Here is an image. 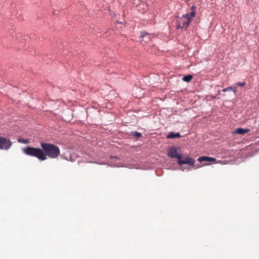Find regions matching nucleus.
I'll use <instances>...</instances> for the list:
<instances>
[{
    "instance_id": "1",
    "label": "nucleus",
    "mask_w": 259,
    "mask_h": 259,
    "mask_svg": "<svg viewBox=\"0 0 259 259\" xmlns=\"http://www.w3.org/2000/svg\"><path fill=\"white\" fill-rule=\"evenodd\" d=\"M41 149L30 146L22 149L23 152L27 155L36 157L40 161L47 159V156L50 158H56L60 154L59 148L53 144L41 143Z\"/></svg>"
},
{
    "instance_id": "2",
    "label": "nucleus",
    "mask_w": 259,
    "mask_h": 259,
    "mask_svg": "<svg viewBox=\"0 0 259 259\" xmlns=\"http://www.w3.org/2000/svg\"><path fill=\"white\" fill-rule=\"evenodd\" d=\"M12 145V142L10 139L0 136V150H8Z\"/></svg>"
},
{
    "instance_id": "3",
    "label": "nucleus",
    "mask_w": 259,
    "mask_h": 259,
    "mask_svg": "<svg viewBox=\"0 0 259 259\" xmlns=\"http://www.w3.org/2000/svg\"><path fill=\"white\" fill-rule=\"evenodd\" d=\"M183 18L182 17L180 20L178 21L176 24V28L177 29L180 28H187L192 21V18L190 17H188V20H187L186 21H183Z\"/></svg>"
},
{
    "instance_id": "4",
    "label": "nucleus",
    "mask_w": 259,
    "mask_h": 259,
    "mask_svg": "<svg viewBox=\"0 0 259 259\" xmlns=\"http://www.w3.org/2000/svg\"><path fill=\"white\" fill-rule=\"evenodd\" d=\"M195 160L189 156H186L183 160L182 159V156L179 158L178 163L179 165L189 164L192 166L195 163Z\"/></svg>"
},
{
    "instance_id": "5",
    "label": "nucleus",
    "mask_w": 259,
    "mask_h": 259,
    "mask_svg": "<svg viewBox=\"0 0 259 259\" xmlns=\"http://www.w3.org/2000/svg\"><path fill=\"white\" fill-rule=\"evenodd\" d=\"M168 156L170 158H176L179 159V158H180V156H181V154H179L177 151V147L175 146L171 147L169 148L168 153H167Z\"/></svg>"
},
{
    "instance_id": "6",
    "label": "nucleus",
    "mask_w": 259,
    "mask_h": 259,
    "mask_svg": "<svg viewBox=\"0 0 259 259\" xmlns=\"http://www.w3.org/2000/svg\"><path fill=\"white\" fill-rule=\"evenodd\" d=\"M198 160L200 162H202L203 161H208V162H214L216 160V159L213 157H207V156H201L198 158Z\"/></svg>"
},
{
    "instance_id": "7",
    "label": "nucleus",
    "mask_w": 259,
    "mask_h": 259,
    "mask_svg": "<svg viewBox=\"0 0 259 259\" xmlns=\"http://www.w3.org/2000/svg\"><path fill=\"white\" fill-rule=\"evenodd\" d=\"M180 137L181 135L179 133H174L171 132L167 136V138L168 139H174L176 138H179Z\"/></svg>"
},
{
    "instance_id": "8",
    "label": "nucleus",
    "mask_w": 259,
    "mask_h": 259,
    "mask_svg": "<svg viewBox=\"0 0 259 259\" xmlns=\"http://www.w3.org/2000/svg\"><path fill=\"white\" fill-rule=\"evenodd\" d=\"M248 131H249V130L247 129H243V128H238L236 129V130L235 132V133L240 134V135H243V134H244L245 133H247Z\"/></svg>"
},
{
    "instance_id": "9",
    "label": "nucleus",
    "mask_w": 259,
    "mask_h": 259,
    "mask_svg": "<svg viewBox=\"0 0 259 259\" xmlns=\"http://www.w3.org/2000/svg\"><path fill=\"white\" fill-rule=\"evenodd\" d=\"M195 15V10L191 11L190 15H189L188 14L186 15H183V18L187 19L188 20V17H190L192 18V20L193 19V18L194 17Z\"/></svg>"
},
{
    "instance_id": "10",
    "label": "nucleus",
    "mask_w": 259,
    "mask_h": 259,
    "mask_svg": "<svg viewBox=\"0 0 259 259\" xmlns=\"http://www.w3.org/2000/svg\"><path fill=\"white\" fill-rule=\"evenodd\" d=\"M192 75H186V76H185L183 78V80L184 81H186V82H189L191 80V79H192Z\"/></svg>"
},
{
    "instance_id": "11",
    "label": "nucleus",
    "mask_w": 259,
    "mask_h": 259,
    "mask_svg": "<svg viewBox=\"0 0 259 259\" xmlns=\"http://www.w3.org/2000/svg\"><path fill=\"white\" fill-rule=\"evenodd\" d=\"M18 142L19 143H23V144H29L30 143V141L28 139H21V138H19L18 139Z\"/></svg>"
},
{
    "instance_id": "12",
    "label": "nucleus",
    "mask_w": 259,
    "mask_h": 259,
    "mask_svg": "<svg viewBox=\"0 0 259 259\" xmlns=\"http://www.w3.org/2000/svg\"><path fill=\"white\" fill-rule=\"evenodd\" d=\"M132 135H133L134 136H135L137 138H139L140 137H141L142 136V134L139 132H132Z\"/></svg>"
},
{
    "instance_id": "13",
    "label": "nucleus",
    "mask_w": 259,
    "mask_h": 259,
    "mask_svg": "<svg viewBox=\"0 0 259 259\" xmlns=\"http://www.w3.org/2000/svg\"><path fill=\"white\" fill-rule=\"evenodd\" d=\"M246 84V83L244 81H243V82H239L237 83H236V85H237V86H240V87H243Z\"/></svg>"
},
{
    "instance_id": "14",
    "label": "nucleus",
    "mask_w": 259,
    "mask_h": 259,
    "mask_svg": "<svg viewBox=\"0 0 259 259\" xmlns=\"http://www.w3.org/2000/svg\"><path fill=\"white\" fill-rule=\"evenodd\" d=\"M232 90H233V87H229L227 88H225V89H224L222 91L224 92H226L227 91H231Z\"/></svg>"
},
{
    "instance_id": "15",
    "label": "nucleus",
    "mask_w": 259,
    "mask_h": 259,
    "mask_svg": "<svg viewBox=\"0 0 259 259\" xmlns=\"http://www.w3.org/2000/svg\"><path fill=\"white\" fill-rule=\"evenodd\" d=\"M148 34V33L147 32H146V31H142V32H141V37H144V36H146Z\"/></svg>"
},
{
    "instance_id": "16",
    "label": "nucleus",
    "mask_w": 259,
    "mask_h": 259,
    "mask_svg": "<svg viewBox=\"0 0 259 259\" xmlns=\"http://www.w3.org/2000/svg\"><path fill=\"white\" fill-rule=\"evenodd\" d=\"M237 87V85H236V84H234V87H232L233 90H232L231 91H233L234 93H236Z\"/></svg>"
},
{
    "instance_id": "17",
    "label": "nucleus",
    "mask_w": 259,
    "mask_h": 259,
    "mask_svg": "<svg viewBox=\"0 0 259 259\" xmlns=\"http://www.w3.org/2000/svg\"><path fill=\"white\" fill-rule=\"evenodd\" d=\"M195 6H192L191 7V11L195 10Z\"/></svg>"
}]
</instances>
